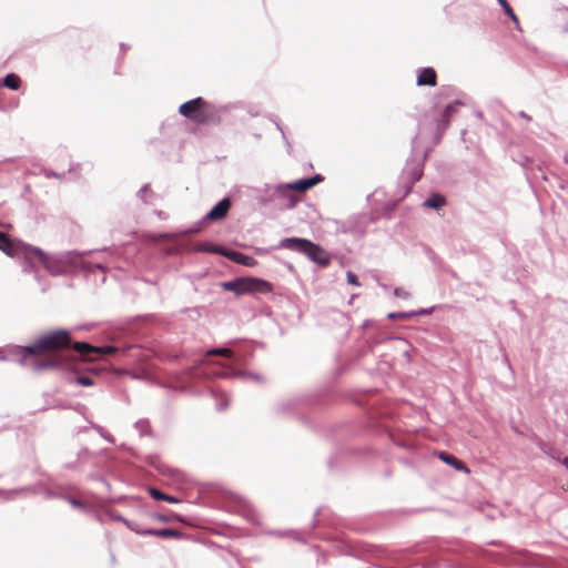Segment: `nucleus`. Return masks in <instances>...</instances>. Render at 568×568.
Here are the masks:
<instances>
[{"label": "nucleus", "instance_id": "1", "mask_svg": "<svg viewBox=\"0 0 568 568\" xmlns=\"http://www.w3.org/2000/svg\"><path fill=\"white\" fill-rule=\"evenodd\" d=\"M71 335L68 329L60 328L50 331L38 336V371L47 368H68L70 365L67 357L55 355L51 359L40 357L45 352H57L70 347Z\"/></svg>", "mask_w": 568, "mask_h": 568}, {"label": "nucleus", "instance_id": "2", "mask_svg": "<svg viewBox=\"0 0 568 568\" xmlns=\"http://www.w3.org/2000/svg\"><path fill=\"white\" fill-rule=\"evenodd\" d=\"M276 248L291 250L308 257L310 261L320 267H326L331 262L329 254L318 244L302 237H285L280 241Z\"/></svg>", "mask_w": 568, "mask_h": 568}, {"label": "nucleus", "instance_id": "3", "mask_svg": "<svg viewBox=\"0 0 568 568\" xmlns=\"http://www.w3.org/2000/svg\"><path fill=\"white\" fill-rule=\"evenodd\" d=\"M0 251L16 258L24 273H36V247L13 241L0 231Z\"/></svg>", "mask_w": 568, "mask_h": 568}, {"label": "nucleus", "instance_id": "4", "mask_svg": "<svg viewBox=\"0 0 568 568\" xmlns=\"http://www.w3.org/2000/svg\"><path fill=\"white\" fill-rule=\"evenodd\" d=\"M0 361L14 362L21 367L36 369V339L27 345L8 344L0 347Z\"/></svg>", "mask_w": 568, "mask_h": 568}, {"label": "nucleus", "instance_id": "5", "mask_svg": "<svg viewBox=\"0 0 568 568\" xmlns=\"http://www.w3.org/2000/svg\"><path fill=\"white\" fill-rule=\"evenodd\" d=\"M221 287L226 292H233L235 295L251 293L267 294L273 290V285L270 282L257 277H236L221 283Z\"/></svg>", "mask_w": 568, "mask_h": 568}, {"label": "nucleus", "instance_id": "6", "mask_svg": "<svg viewBox=\"0 0 568 568\" xmlns=\"http://www.w3.org/2000/svg\"><path fill=\"white\" fill-rule=\"evenodd\" d=\"M38 262L43 265L47 272L52 276H60L67 273L69 263L63 254L50 255L38 247Z\"/></svg>", "mask_w": 568, "mask_h": 568}, {"label": "nucleus", "instance_id": "7", "mask_svg": "<svg viewBox=\"0 0 568 568\" xmlns=\"http://www.w3.org/2000/svg\"><path fill=\"white\" fill-rule=\"evenodd\" d=\"M427 158V152H424L418 159L410 155L403 169V178L412 185L420 180L423 176L424 162Z\"/></svg>", "mask_w": 568, "mask_h": 568}, {"label": "nucleus", "instance_id": "8", "mask_svg": "<svg viewBox=\"0 0 568 568\" xmlns=\"http://www.w3.org/2000/svg\"><path fill=\"white\" fill-rule=\"evenodd\" d=\"M323 181V176L321 174H315L310 178H303L290 183H286L285 186H281L278 189V192H292V191H298V192H305L310 190L311 187L315 186L317 183Z\"/></svg>", "mask_w": 568, "mask_h": 568}, {"label": "nucleus", "instance_id": "9", "mask_svg": "<svg viewBox=\"0 0 568 568\" xmlns=\"http://www.w3.org/2000/svg\"><path fill=\"white\" fill-rule=\"evenodd\" d=\"M204 104H205V101L201 97L194 98L192 100H189V101L182 103L179 106V113L186 119L195 120V119H197L200 109Z\"/></svg>", "mask_w": 568, "mask_h": 568}, {"label": "nucleus", "instance_id": "10", "mask_svg": "<svg viewBox=\"0 0 568 568\" xmlns=\"http://www.w3.org/2000/svg\"><path fill=\"white\" fill-rule=\"evenodd\" d=\"M231 207V201L229 197L222 199L217 202L205 215L204 220L216 221L226 216Z\"/></svg>", "mask_w": 568, "mask_h": 568}, {"label": "nucleus", "instance_id": "11", "mask_svg": "<svg viewBox=\"0 0 568 568\" xmlns=\"http://www.w3.org/2000/svg\"><path fill=\"white\" fill-rule=\"evenodd\" d=\"M221 255L234 263L244 266H254L256 264V260L254 257L245 255L239 251L229 250L224 247L223 252H221Z\"/></svg>", "mask_w": 568, "mask_h": 568}, {"label": "nucleus", "instance_id": "12", "mask_svg": "<svg viewBox=\"0 0 568 568\" xmlns=\"http://www.w3.org/2000/svg\"><path fill=\"white\" fill-rule=\"evenodd\" d=\"M70 347H72L78 354L79 359L81 362H93L94 357V346L87 342H75L71 343Z\"/></svg>", "mask_w": 568, "mask_h": 568}, {"label": "nucleus", "instance_id": "13", "mask_svg": "<svg viewBox=\"0 0 568 568\" xmlns=\"http://www.w3.org/2000/svg\"><path fill=\"white\" fill-rule=\"evenodd\" d=\"M281 186H285V184H277L272 192V197H274V200L281 201V203L278 204L281 209H293L296 205V197L292 195L291 192L280 193L278 189Z\"/></svg>", "mask_w": 568, "mask_h": 568}, {"label": "nucleus", "instance_id": "14", "mask_svg": "<svg viewBox=\"0 0 568 568\" xmlns=\"http://www.w3.org/2000/svg\"><path fill=\"white\" fill-rule=\"evenodd\" d=\"M438 458L442 462H444L446 465L452 466L454 469H456L458 471H462V473H465V474L469 473V468L460 459H458L457 457H455L452 454H448V453H445V452H439L438 453Z\"/></svg>", "mask_w": 568, "mask_h": 568}, {"label": "nucleus", "instance_id": "15", "mask_svg": "<svg viewBox=\"0 0 568 568\" xmlns=\"http://www.w3.org/2000/svg\"><path fill=\"white\" fill-rule=\"evenodd\" d=\"M416 83L419 87H423V85L435 87L436 85L435 70L430 67L423 68L417 75Z\"/></svg>", "mask_w": 568, "mask_h": 568}, {"label": "nucleus", "instance_id": "16", "mask_svg": "<svg viewBox=\"0 0 568 568\" xmlns=\"http://www.w3.org/2000/svg\"><path fill=\"white\" fill-rule=\"evenodd\" d=\"M146 532H149L150 536H156L160 538L172 537V538L180 539L183 536L182 531H180L178 529H172V528H161V529L150 528V529H148Z\"/></svg>", "mask_w": 568, "mask_h": 568}, {"label": "nucleus", "instance_id": "17", "mask_svg": "<svg viewBox=\"0 0 568 568\" xmlns=\"http://www.w3.org/2000/svg\"><path fill=\"white\" fill-rule=\"evenodd\" d=\"M446 204V199L439 193H433L423 202V206L427 209H439Z\"/></svg>", "mask_w": 568, "mask_h": 568}, {"label": "nucleus", "instance_id": "18", "mask_svg": "<svg viewBox=\"0 0 568 568\" xmlns=\"http://www.w3.org/2000/svg\"><path fill=\"white\" fill-rule=\"evenodd\" d=\"M21 83V79L16 73H8L0 81V85L6 87L10 90H18Z\"/></svg>", "mask_w": 568, "mask_h": 568}, {"label": "nucleus", "instance_id": "19", "mask_svg": "<svg viewBox=\"0 0 568 568\" xmlns=\"http://www.w3.org/2000/svg\"><path fill=\"white\" fill-rule=\"evenodd\" d=\"M149 494L155 500H164V501H168V503H171V504L179 503V499L176 497H174L172 495H166V494L162 493L160 489H158L155 487H150L149 488Z\"/></svg>", "mask_w": 568, "mask_h": 568}, {"label": "nucleus", "instance_id": "20", "mask_svg": "<svg viewBox=\"0 0 568 568\" xmlns=\"http://www.w3.org/2000/svg\"><path fill=\"white\" fill-rule=\"evenodd\" d=\"M224 247L221 245H214L207 242L199 243L195 247V251L203 252V253H216L221 255V252H223Z\"/></svg>", "mask_w": 568, "mask_h": 568}, {"label": "nucleus", "instance_id": "21", "mask_svg": "<svg viewBox=\"0 0 568 568\" xmlns=\"http://www.w3.org/2000/svg\"><path fill=\"white\" fill-rule=\"evenodd\" d=\"M120 519L125 524V526L133 532L138 534V535H142V536H148L150 535L149 532H145L148 531L149 528H142L141 525L138 523V521H134V520H128V519H124L122 517H120Z\"/></svg>", "mask_w": 568, "mask_h": 568}, {"label": "nucleus", "instance_id": "22", "mask_svg": "<svg viewBox=\"0 0 568 568\" xmlns=\"http://www.w3.org/2000/svg\"><path fill=\"white\" fill-rule=\"evenodd\" d=\"M497 2L503 8L506 16H508L516 24H518V18L515 14L513 8L509 6L507 0H497Z\"/></svg>", "mask_w": 568, "mask_h": 568}, {"label": "nucleus", "instance_id": "23", "mask_svg": "<svg viewBox=\"0 0 568 568\" xmlns=\"http://www.w3.org/2000/svg\"><path fill=\"white\" fill-rule=\"evenodd\" d=\"M207 356L220 355L224 357H231L233 352L226 347H215L206 351Z\"/></svg>", "mask_w": 568, "mask_h": 568}, {"label": "nucleus", "instance_id": "24", "mask_svg": "<svg viewBox=\"0 0 568 568\" xmlns=\"http://www.w3.org/2000/svg\"><path fill=\"white\" fill-rule=\"evenodd\" d=\"M209 222V220H204V216L199 220L197 222H195L191 227L186 229L183 234L187 235V234H194V233H197L200 231H202V229L205 226V224Z\"/></svg>", "mask_w": 568, "mask_h": 568}, {"label": "nucleus", "instance_id": "25", "mask_svg": "<svg viewBox=\"0 0 568 568\" xmlns=\"http://www.w3.org/2000/svg\"><path fill=\"white\" fill-rule=\"evenodd\" d=\"M94 357L97 358L100 355L112 354L116 351L114 346L103 345V346H94Z\"/></svg>", "mask_w": 568, "mask_h": 568}, {"label": "nucleus", "instance_id": "26", "mask_svg": "<svg viewBox=\"0 0 568 568\" xmlns=\"http://www.w3.org/2000/svg\"><path fill=\"white\" fill-rule=\"evenodd\" d=\"M91 427L98 432V434L103 438L105 439L106 442L113 444L114 443V438L111 434L109 433H104V429L101 425L99 424H95V423H91Z\"/></svg>", "mask_w": 568, "mask_h": 568}, {"label": "nucleus", "instance_id": "27", "mask_svg": "<svg viewBox=\"0 0 568 568\" xmlns=\"http://www.w3.org/2000/svg\"><path fill=\"white\" fill-rule=\"evenodd\" d=\"M74 383L80 386H92L94 384L93 379L89 376H78L74 378Z\"/></svg>", "mask_w": 568, "mask_h": 568}, {"label": "nucleus", "instance_id": "28", "mask_svg": "<svg viewBox=\"0 0 568 568\" xmlns=\"http://www.w3.org/2000/svg\"><path fill=\"white\" fill-rule=\"evenodd\" d=\"M454 111V105L453 104H448L445 106L444 111H443V114H442V118H443V122L445 124V126L448 125L449 123V119H450V115Z\"/></svg>", "mask_w": 568, "mask_h": 568}, {"label": "nucleus", "instance_id": "29", "mask_svg": "<svg viewBox=\"0 0 568 568\" xmlns=\"http://www.w3.org/2000/svg\"><path fill=\"white\" fill-rule=\"evenodd\" d=\"M413 317L412 312H393L387 315V318L395 320V318H410Z\"/></svg>", "mask_w": 568, "mask_h": 568}, {"label": "nucleus", "instance_id": "30", "mask_svg": "<svg viewBox=\"0 0 568 568\" xmlns=\"http://www.w3.org/2000/svg\"><path fill=\"white\" fill-rule=\"evenodd\" d=\"M65 499L74 508L87 509V505L83 501H81V500H79L77 498L67 497Z\"/></svg>", "mask_w": 568, "mask_h": 568}, {"label": "nucleus", "instance_id": "31", "mask_svg": "<svg viewBox=\"0 0 568 568\" xmlns=\"http://www.w3.org/2000/svg\"><path fill=\"white\" fill-rule=\"evenodd\" d=\"M346 280H347V283L351 284V285H354V286H359L361 285L358 280H357V276L352 271H347Z\"/></svg>", "mask_w": 568, "mask_h": 568}, {"label": "nucleus", "instance_id": "32", "mask_svg": "<svg viewBox=\"0 0 568 568\" xmlns=\"http://www.w3.org/2000/svg\"><path fill=\"white\" fill-rule=\"evenodd\" d=\"M435 306H430L428 308H420L418 311H412L413 317L420 316V315H428L434 311Z\"/></svg>", "mask_w": 568, "mask_h": 568}, {"label": "nucleus", "instance_id": "33", "mask_svg": "<svg viewBox=\"0 0 568 568\" xmlns=\"http://www.w3.org/2000/svg\"><path fill=\"white\" fill-rule=\"evenodd\" d=\"M134 426L140 429L141 433H144L149 428L148 419H139L135 422Z\"/></svg>", "mask_w": 568, "mask_h": 568}, {"label": "nucleus", "instance_id": "34", "mask_svg": "<svg viewBox=\"0 0 568 568\" xmlns=\"http://www.w3.org/2000/svg\"><path fill=\"white\" fill-rule=\"evenodd\" d=\"M149 190V184H144L143 186L140 187V190L138 191L136 193V196L143 202V203H146V200H145V193L146 191Z\"/></svg>", "mask_w": 568, "mask_h": 568}, {"label": "nucleus", "instance_id": "35", "mask_svg": "<svg viewBox=\"0 0 568 568\" xmlns=\"http://www.w3.org/2000/svg\"><path fill=\"white\" fill-rule=\"evenodd\" d=\"M243 376L253 379L254 382L262 383L264 381L263 376L256 373H244Z\"/></svg>", "mask_w": 568, "mask_h": 568}, {"label": "nucleus", "instance_id": "36", "mask_svg": "<svg viewBox=\"0 0 568 568\" xmlns=\"http://www.w3.org/2000/svg\"><path fill=\"white\" fill-rule=\"evenodd\" d=\"M394 294L405 300L409 297V293L399 287L394 290Z\"/></svg>", "mask_w": 568, "mask_h": 568}, {"label": "nucleus", "instance_id": "37", "mask_svg": "<svg viewBox=\"0 0 568 568\" xmlns=\"http://www.w3.org/2000/svg\"><path fill=\"white\" fill-rule=\"evenodd\" d=\"M229 405H230V400H229L227 396H225L224 399L220 404H217L216 408H217V410L223 412L229 407Z\"/></svg>", "mask_w": 568, "mask_h": 568}, {"label": "nucleus", "instance_id": "38", "mask_svg": "<svg viewBox=\"0 0 568 568\" xmlns=\"http://www.w3.org/2000/svg\"><path fill=\"white\" fill-rule=\"evenodd\" d=\"M272 200H274V197H272V194L270 195V197H266V196H263V195L257 196V202L261 205H266Z\"/></svg>", "mask_w": 568, "mask_h": 568}, {"label": "nucleus", "instance_id": "39", "mask_svg": "<svg viewBox=\"0 0 568 568\" xmlns=\"http://www.w3.org/2000/svg\"><path fill=\"white\" fill-rule=\"evenodd\" d=\"M153 518L159 521H162V523L169 521V517L166 515H162V514H155V515H153Z\"/></svg>", "mask_w": 568, "mask_h": 568}, {"label": "nucleus", "instance_id": "40", "mask_svg": "<svg viewBox=\"0 0 568 568\" xmlns=\"http://www.w3.org/2000/svg\"><path fill=\"white\" fill-rule=\"evenodd\" d=\"M42 173L47 176V178H50V176H54V178H60V175L53 171H48V170H42Z\"/></svg>", "mask_w": 568, "mask_h": 568}, {"label": "nucleus", "instance_id": "41", "mask_svg": "<svg viewBox=\"0 0 568 568\" xmlns=\"http://www.w3.org/2000/svg\"><path fill=\"white\" fill-rule=\"evenodd\" d=\"M518 116H520L521 119H524V120H526V121H530V120H531L530 115H528V114H527L526 112H524V111H519V112H518Z\"/></svg>", "mask_w": 568, "mask_h": 568}, {"label": "nucleus", "instance_id": "42", "mask_svg": "<svg viewBox=\"0 0 568 568\" xmlns=\"http://www.w3.org/2000/svg\"><path fill=\"white\" fill-rule=\"evenodd\" d=\"M54 407H62L60 403H49L44 408H54Z\"/></svg>", "mask_w": 568, "mask_h": 568}, {"label": "nucleus", "instance_id": "43", "mask_svg": "<svg viewBox=\"0 0 568 568\" xmlns=\"http://www.w3.org/2000/svg\"><path fill=\"white\" fill-rule=\"evenodd\" d=\"M275 125H276V129L282 133L283 139H285V133H284L282 126L277 122H275Z\"/></svg>", "mask_w": 568, "mask_h": 568}, {"label": "nucleus", "instance_id": "44", "mask_svg": "<svg viewBox=\"0 0 568 568\" xmlns=\"http://www.w3.org/2000/svg\"><path fill=\"white\" fill-rule=\"evenodd\" d=\"M560 462L568 469V457L562 458Z\"/></svg>", "mask_w": 568, "mask_h": 568}, {"label": "nucleus", "instance_id": "45", "mask_svg": "<svg viewBox=\"0 0 568 568\" xmlns=\"http://www.w3.org/2000/svg\"><path fill=\"white\" fill-rule=\"evenodd\" d=\"M82 454H89V450L87 448L79 452L78 456H81Z\"/></svg>", "mask_w": 568, "mask_h": 568}, {"label": "nucleus", "instance_id": "46", "mask_svg": "<svg viewBox=\"0 0 568 568\" xmlns=\"http://www.w3.org/2000/svg\"><path fill=\"white\" fill-rule=\"evenodd\" d=\"M95 266L98 270H102V271L104 270V266L102 264H97Z\"/></svg>", "mask_w": 568, "mask_h": 568}, {"label": "nucleus", "instance_id": "47", "mask_svg": "<svg viewBox=\"0 0 568 568\" xmlns=\"http://www.w3.org/2000/svg\"><path fill=\"white\" fill-rule=\"evenodd\" d=\"M505 363L507 364V366H508L509 368H511L510 363H509V361H508V358H507V357H505Z\"/></svg>", "mask_w": 568, "mask_h": 568}, {"label": "nucleus", "instance_id": "48", "mask_svg": "<svg viewBox=\"0 0 568 568\" xmlns=\"http://www.w3.org/2000/svg\"><path fill=\"white\" fill-rule=\"evenodd\" d=\"M179 521H183L182 517L181 516H176L175 517Z\"/></svg>", "mask_w": 568, "mask_h": 568}]
</instances>
